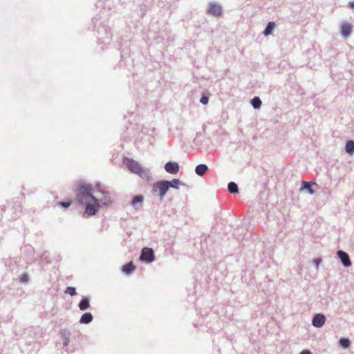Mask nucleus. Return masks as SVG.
I'll list each match as a JSON object with an SVG mask.
<instances>
[{"mask_svg": "<svg viewBox=\"0 0 354 354\" xmlns=\"http://www.w3.org/2000/svg\"><path fill=\"white\" fill-rule=\"evenodd\" d=\"M92 191V186L85 182L80 183L76 189L78 202L86 206L85 212L83 214L85 218L93 216L97 212L100 206V202L104 205H109L112 203L108 192H103L102 193L104 194V198L98 200L93 196Z\"/></svg>", "mask_w": 354, "mask_h": 354, "instance_id": "1", "label": "nucleus"}, {"mask_svg": "<svg viewBox=\"0 0 354 354\" xmlns=\"http://www.w3.org/2000/svg\"><path fill=\"white\" fill-rule=\"evenodd\" d=\"M127 168L133 173H135L141 177H144L147 175V171L145 169L140 163L132 159L127 158L124 161Z\"/></svg>", "mask_w": 354, "mask_h": 354, "instance_id": "2", "label": "nucleus"}, {"mask_svg": "<svg viewBox=\"0 0 354 354\" xmlns=\"http://www.w3.org/2000/svg\"><path fill=\"white\" fill-rule=\"evenodd\" d=\"M168 189L169 186L167 180H160L153 184L152 187V193L154 195L159 196L160 200H162Z\"/></svg>", "mask_w": 354, "mask_h": 354, "instance_id": "3", "label": "nucleus"}, {"mask_svg": "<svg viewBox=\"0 0 354 354\" xmlns=\"http://www.w3.org/2000/svg\"><path fill=\"white\" fill-rule=\"evenodd\" d=\"M140 259L142 261L152 262L154 260L153 250L149 248H144L142 250Z\"/></svg>", "mask_w": 354, "mask_h": 354, "instance_id": "4", "label": "nucleus"}, {"mask_svg": "<svg viewBox=\"0 0 354 354\" xmlns=\"http://www.w3.org/2000/svg\"><path fill=\"white\" fill-rule=\"evenodd\" d=\"M165 171L171 174H176L179 171V166L177 162H168L165 165Z\"/></svg>", "mask_w": 354, "mask_h": 354, "instance_id": "5", "label": "nucleus"}, {"mask_svg": "<svg viewBox=\"0 0 354 354\" xmlns=\"http://www.w3.org/2000/svg\"><path fill=\"white\" fill-rule=\"evenodd\" d=\"M337 255H338L339 258L341 259V261L344 266L348 267L351 265V262L350 261L349 257L346 252L339 250L337 252Z\"/></svg>", "mask_w": 354, "mask_h": 354, "instance_id": "6", "label": "nucleus"}, {"mask_svg": "<svg viewBox=\"0 0 354 354\" xmlns=\"http://www.w3.org/2000/svg\"><path fill=\"white\" fill-rule=\"evenodd\" d=\"M326 319L323 315L317 314L313 319V325L315 327H321L325 323Z\"/></svg>", "mask_w": 354, "mask_h": 354, "instance_id": "7", "label": "nucleus"}, {"mask_svg": "<svg viewBox=\"0 0 354 354\" xmlns=\"http://www.w3.org/2000/svg\"><path fill=\"white\" fill-rule=\"evenodd\" d=\"M208 12L214 16H220L222 12L221 7L219 5L212 3L209 6Z\"/></svg>", "mask_w": 354, "mask_h": 354, "instance_id": "8", "label": "nucleus"}, {"mask_svg": "<svg viewBox=\"0 0 354 354\" xmlns=\"http://www.w3.org/2000/svg\"><path fill=\"white\" fill-rule=\"evenodd\" d=\"M302 184V187L300 188V192H302L304 191V189H306L308 190V192L310 194H314V190L312 189L311 187V185H315V183H309V182H306V181H303L301 183Z\"/></svg>", "mask_w": 354, "mask_h": 354, "instance_id": "9", "label": "nucleus"}, {"mask_svg": "<svg viewBox=\"0 0 354 354\" xmlns=\"http://www.w3.org/2000/svg\"><path fill=\"white\" fill-rule=\"evenodd\" d=\"M352 30V26L349 24H344L341 27V32L344 37H348Z\"/></svg>", "mask_w": 354, "mask_h": 354, "instance_id": "10", "label": "nucleus"}, {"mask_svg": "<svg viewBox=\"0 0 354 354\" xmlns=\"http://www.w3.org/2000/svg\"><path fill=\"white\" fill-rule=\"evenodd\" d=\"M208 168L207 165L204 164H201L196 166L195 171L198 176H203L205 173L207 171Z\"/></svg>", "mask_w": 354, "mask_h": 354, "instance_id": "11", "label": "nucleus"}, {"mask_svg": "<svg viewBox=\"0 0 354 354\" xmlns=\"http://www.w3.org/2000/svg\"><path fill=\"white\" fill-rule=\"evenodd\" d=\"M136 269L135 266L132 262L127 263L122 267V272L127 274L131 273Z\"/></svg>", "mask_w": 354, "mask_h": 354, "instance_id": "12", "label": "nucleus"}, {"mask_svg": "<svg viewBox=\"0 0 354 354\" xmlns=\"http://www.w3.org/2000/svg\"><path fill=\"white\" fill-rule=\"evenodd\" d=\"M93 319V316L91 313H84L80 318V322L81 324H88L90 323Z\"/></svg>", "mask_w": 354, "mask_h": 354, "instance_id": "13", "label": "nucleus"}, {"mask_svg": "<svg viewBox=\"0 0 354 354\" xmlns=\"http://www.w3.org/2000/svg\"><path fill=\"white\" fill-rule=\"evenodd\" d=\"M90 306L89 300L88 298H84L79 304V308L81 310H85Z\"/></svg>", "mask_w": 354, "mask_h": 354, "instance_id": "14", "label": "nucleus"}, {"mask_svg": "<svg viewBox=\"0 0 354 354\" xmlns=\"http://www.w3.org/2000/svg\"><path fill=\"white\" fill-rule=\"evenodd\" d=\"M60 335L64 339V345L67 346L69 343V332L66 330H62L60 331Z\"/></svg>", "mask_w": 354, "mask_h": 354, "instance_id": "15", "label": "nucleus"}, {"mask_svg": "<svg viewBox=\"0 0 354 354\" xmlns=\"http://www.w3.org/2000/svg\"><path fill=\"white\" fill-rule=\"evenodd\" d=\"M274 28H275L274 22H269L267 25L266 28L265 29V30L263 32L264 35L266 36L270 35L272 32Z\"/></svg>", "mask_w": 354, "mask_h": 354, "instance_id": "16", "label": "nucleus"}, {"mask_svg": "<svg viewBox=\"0 0 354 354\" xmlns=\"http://www.w3.org/2000/svg\"><path fill=\"white\" fill-rule=\"evenodd\" d=\"M346 151L349 154L354 153V142L353 140H349L346 142Z\"/></svg>", "mask_w": 354, "mask_h": 354, "instance_id": "17", "label": "nucleus"}, {"mask_svg": "<svg viewBox=\"0 0 354 354\" xmlns=\"http://www.w3.org/2000/svg\"><path fill=\"white\" fill-rule=\"evenodd\" d=\"M169 188L173 187L175 189H178L179 185H182V183L178 179H173L171 181H167Z\"/></svg>", "mask_w": 354, "mask_h": 354, "instance_id": "18", "label": "nucleus"}, {"mask_svg": "<svg viewBox=\"0 0 354 354\" xmlns=\"http://www.w3.org/2000/svg\"><path fill=\"white\" fill-rule=\"evenodd\" d=\"M227 189L230 193L235 194L239 192L237 185L234 182H230L228 184Z\"/></svg>", "mask_w": 354, "mask_h": 354, "instance_id": "19", "label": "nucleus"}, {"mask_svg": "<svg viewBox=\"0 0 354 354\" xmlns=\"http://www.w3.org/2000/svg\"><path fill=\"white\" fill-rule=\"evenodd\" d=\"M252 104L254 109H259L261 105V101L258 97H255L252 100Z\"/></svg>", "mask_w": 354, "mask_h": 354, "instance_id": "20", "label": "nucleus"}, {"mask_svg": "<svg viewBox=\"0 0 354 354\" xmlns=\"http://www.w3.org/2000/svg\"><path fill=\"white\" fill-rule=\"evenodd\" d=\"M143 201V197L142 196H136L133 198V199L132 200V205H136L137 203H141Z\"/></svg>", "mask_w": 354, "mask_h": 354, "instance_id": "21", "label": "nucleus"}, {"mask_svg": "<svg viewBox=\"0 0 354 354\" xmlns=\"http://www.w3.org/2000/svg\"><path fill=\"white\" fill-rule=\"evenodd\" d=\"M339 344L342 347L348 348L350 345V341L347 339L342 338L339 340Z\"/></svg>", "mask_w": 354, "mask_h": 354, "instance_id": "22", "label": "nucleus"}, {"mask_svg": "<svg viewBox=\"0 0 354 354\" xmlns=\"http://www.w3.org/2000/svg\"><path fill=\"white\" fill-rule=\"evenodd\" d=\"M65 292L66 294H68L71 296H73L75 295H76V291H75V288H73V287H68L65 291Z\"/></svg>", "mask_w": 354, "mask_h": 354, "instance_id": "23", "label": "nucleus"}, {"mask_svg": "<svg viewBox=\"0 0 354 354\" xmlns=\"http://www.w3.org/2000/svg\"><path fill=\"white\" fill-rule=\"evenodd\" d=\"M20 281L21 283H26L28 281V276L27 274H23L20 277Z\"/></svg>", "mask_w": 354, "mask_h": 354, "instance_id": "24", "label": "nucleus"}, {"mask_svg": "<svg viewBox=\"0 0 354 354\" xmlns=\"http://www.w3.org/2000/svg\"><path fill=\"white\" fill-rule=\"evenodd\" d=\"M71 204V203L70 201H68V202H59L57 203L58 205L62 206V207H63L64 208H68V207H70Z\"/></svg>", "mask_w": 354, "mask_h": 354, "instance_id": "25", "label": "nucleus"}, {"mask_svg": "<svg viewBox=\"0 0 354 354\" xmlns=\"http://www.w3.org/2000/svg\"><path fill=\"white\" fill-rule=\"evenodd\" d=\"M200 101H201V102L203 104H207L208 103V101H209L208 97H207L205 95H203V96L201 97Z\"/></svg>", "mask_w": 354, "mask_h": 354, "instance_id": "26", "label": "nucleus"}, {"mask_svg": "<svg viewBox=\"0 0 354 354\" xmlns=\"http://www.w3.org/2000/svg\"><path fill=\"white\" fill-rule=\"evenodd\" d=\"M300 354H311V353L308 350H305L303 351Z\"/></svg>", "mask_w": 354, "mask_h": 354, "instance_id": "27", "label": "nucleus"}, {"mask_svg": "<svg viewBox=\"0 0 354 354\" xmlns=\"http://www.w3.org/2000/svg\"><path fill=\"white\" fill-rule=\"evenodd\" d=\"M349 4H350L351 8H354V1L350 2Z\"/></svg>", "mask_w": 354, "mask_h": 354, "instance_id": "28", "label": "nucleus"}]
</instances>
